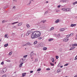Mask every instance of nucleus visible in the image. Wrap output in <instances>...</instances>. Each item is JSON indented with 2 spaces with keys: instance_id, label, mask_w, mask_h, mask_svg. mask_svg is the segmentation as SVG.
Instances as JSON below:
<instances>
[{
  "instance_id": "obj_1",
  "label": "nucleus",
  "mask_w": 77,
  "mask_h": 77,
  "mask_svg": "<svg viewBox=\"0 0 77 77\" xmlns=\"http://www.w3.org/2000/svg\"><path fill=\"white\" fill-rule=\"evenodd\" d=\"M41 32L38 31H35L33 32L32 34L31 37L32 39H35L36 38H38L41 36Z\"/></svg>"
},
{
  "instance_id": "obj_2",
  "label": "nucleus",
  "mask_w": 77,
  "mask_h": 77,
  "mask_svg": "<svg viewBox=\"0 0 77 77\" xmlns=\"http://www.w3.org/2000/svg\"><path fill=\"white\" fill-rule=\"evenodd\" d=\"M25 60H26V58H22V59H21L20 60V63L23 62H24V61Z\"/></svg>"
},
{
  "instance_id": "obj_3",
  "label": "nucleus",
  "mask_w": 77,
  "mask_h": 77,
  "mask_svg": "<svg viewBox=\"0 0 77 77\" xmlns=\"http://www.w3.org/2000/svg\"><path fill=\"white\" fill-rule=\"evenodd\" d=\"M68 40H69L68 38L66 37L63 39V41L65 42H67V41H68Z\"/></svg>"
},
{
  "instance_id": "obj_4",
  "label": "nucleus",
  "mask_w": 77,
  "mask_h": 77,
  "mask_svg": "<svg viewBox=\"0 0 77 77\" xmlns=\"http://www.w3.org/2000/svg\"><path fill=\"white\" fill-rule=\"evenodd\" d=\"M71 11V8H66V12H70Z\"/></svg>"
},
{
  "instance_id": "obj_5",
  "label": "nucleus",
  "mask_w": 77,
  "mask_h": 77,
  "mask_svg": "<svg viewBox=\"0 0 77 77\" xmlns=\"http://www.w3.org/2000/svg\"><path fill=\"white\" fill-rule=\"evenodd\" d=\"M31 44L30 42H28L25 45H23V46H27V45H30Z\"/></svg>"
},
{
  "instance_id": "obj_6",
  "label": "nucleus",
  "mask_w": 77,
  "mask_h": 77,
  "mask_svg": "<svg viewBox=\"0 0 77 77\" xmlns=\"http://www.w3.org/2000/svg\"><path fill=\"white\" fill-rule=\"evenodd\" d=\"M6 71V68H5L3 69V70H2V73H4V72H5Z\"/></svg>"
},
{
  "instance_id": "obj_7",
  "label": "nucleus",
  "mask_w": 77,
  "mask_h": 77,
  "mask_svg": "<svg viewBox=\"0 0 77 77\" xmlns=\"http://www.w3.org/2000/svg\"><path fill=\"white\" fill-rule=\"evenodd\" d=\"M54 36H57V37H58V38H59V37H60V34H57V35H56V34H54Z\"/></svg>"
},
{
  "instance_id": "obj_8",
  "label": "nucleus",
  "mask_w": 77,
  "mask_h": 77,
  "mask_svg": "<svg viewBox=\"0 0 77 77\" xmlns=\"http://www.w3.org/2000/svg\"><path fill=\"white\" fill-rule=\"evenodd\" d=\"M23 24V23L21 22L18 24V26H21Z\"/></svg>"
},
{
  "instance_id": "obj_9",
  "label": "nucleus",
  "mask_w": 77,
  "mask_h": 77,
  "mask_svg": "<svg viewBox=\"0 0 77 77\" xmlns=\"http://www.w3.org/2000/svg\"><path fill=\"white\" fill-rule=\"evenodd\" d=\"M76 26V24H71L70 25V26L72 27H75Z\"/></svg>"
},
{
  "instance_id": "obj_10",
  "label": "nucleus",
  "mask_w": 77,
  "mask_h": 77,
  "mask_svg": "<svg viewBox=\"0 0 77 77\" xmlns=\"http://www.w3.org/2000/svg\"><path fill=\"white\" fill-rule=\"evenodd\" d=\"M14 19H16V20H17V19L18 18V15H16L14 17Z\"/></svg>"
},
{
  "instance_id": "obj_11",
  "label": "nucleus",
  "mask_w": 77,
  "mask_h": 77,
  "mask_svg": "<svg viewBox=\"0 0 77 77\" xmlns=\"http://www.w3.org/2000/svg\"><path fill=\"white\" fill-rule=\"evenodd\" d=\"M54 39L53 38H49L48 39V41L50 42V41H53Z\"/></svg>"
},
{
  "instance_id": "obj_12",
  "label": "nucleus",
  "mask_w": 77,
  "mask_h": 77,
  "mask_svg": "<svg viewBox=\"0 0 77 77\" xmlns=\"http://www.w3.org/2000/svg\"><path fill=\"white\" fill-rule=\"evenodd\" d=\"M17 23H19V22H18V21L12 23H11V24L14 25V24H17Z\"/></svg>"
},
{
  "instance_id": "obj_13",
  "label": "nucleus",
  "mask_w": 77,
  "mask_h": 77,
  "mask_svg": "<svg viewBox=\"0 0 77 77\" xmlns=\"http://www.w3.org/2000/svg\"><path fill=\"white\" fill-rule=\"evenodd\" d=\"M24 63H21L20 64L19 67L20 68H21V66H22V65H23V64Z\"/></svg>"
},
{
  "instance_id": "obj_14",
  "label": "nucleus",
  "mask_w": 77,
  "mask_h": 77,
  "mask_svg": "<svg viewBox=\"0 0 77 77\" xmlns=\"http://www.w3.org/2000/svg\"><path fill=\"white\" fill-rule=\"evenodd\" d=\"M65 30V29L64 28H62L60 29V31L61 32H63V31H64Z\"/></svg>"
},
{
  "instance_id": "obj_15",
  "label": "nucleus",
  "mask_w": 77,
  "mask_h": 77,
  "mask_svg": "<svg viewBox=\"0 0 77 77\" xmlns=\"http://www.w3.org/2000/svg\"><path fill=\"white\" fill-rule=\"evenodd\" d=\"M75 48V47H72L69 49V50H73Z\"/></svg>"
},
{
  "instance_id": "obj_16",
  "label": "nucleus",
  "mask_w": 77,
  "mask_h": 77,
  "mask_svg": "<svg viewBox=\"0 0 77 77\" xmlns=\"http://www.w3.org/2000/svg\"><path fill=\"white\" fill-rule=\"evenodd\" d=\"M61 10H62V11H63L66 12V8H63L61 9Z\"/></svg>"
},
{
  "instance_id": "obj_17",
  "label": "nucleus",
  "mask_w": 77,
  "mask_h": 77,
  "mask_svg": "<svg viewBox=\"0 0 77 77\" xmlns=\"http://www.w3.org/2000/svg\"><path fill=\"white\" fill-rule=\"evenodd\" d=\"M61 2H62V3H66V0H61Z\"/></svg>"
},
{
  "instance_id": "obj_18",
  "label": "nucleus",
  "mask_w": 77,
  "mask_h": 77,
  "mask_svg": "<svg viewBox=\"0 0 77 77\" xmlns=\"http://www.w3.org/2000/svg\"><path fill=\"white\" fill-rule=\"evenodd\" d=\"M43 50H46L47 49V48L46 47H43Z\"/></svg>"
},
{
  "instance_id": "obj_19",
  "label": "nucleus",
  "mask_w": 77,
  "mask_h": 77,
  "mask_svg": "<svg viewBox=\"0 0 77 77\" xmlns=\"http://www.w3.org/2000/svg\"><path fill=\"white\" fill-rule=\"evenodd\" d=\"M51 60L53 63H54V58H52Z\"/></svg>"
},
{
  "instance_id": "obj_20",
  "label": "nucleus",
  "mask_w": 77,
  "mask_h": 77,
  "mask_svg": "<svg viewBox=\"0 0 77 77\" xmlns=\"http://www.w3.org/2000/svg\"><path fill=\"white\" fill-rule=\"evenodd\" d=\"M60 20L59 19L55 21V22L56 23H59V21Z\"/></svg>"
},
{
  "instance_id": "obj_21",
  "label": "nucleus",
  "mask_w": 77,
  "mask_h": 77,
  "mask_svg": "<svg viewBox=\"0 0 77 77\" xmlns=\"http://www.w3.org/2000/svg\"><path fill=\"white\" fill-rule=\"evenodd\" d=\"M28 33L29 34H30V33H32V31H28Z\"/></svg>"
},
{
  "instance_id": "obj_22",
  "label": "nucleus",
  "mask_w": 77,
  "mask_h": 77,
  "mask_svg": "<svg viewBox=\"0 0 77 77\" xmlns=\"http://www.w3.org/2000/svg\"><path fill=\"white\" fill-rule=\"evenodd\" d=\"M54 29V27H52L50 29V30H53Z\"/></svg>"
},
{
  "instance_id": "obj_23",
  "label": "nucleus",
  "mask_w": 77,
  "mask_h": 77,
  "mask_svg": "<svg viewBox=\"0 0 77 77\" xmlns=\"http://www.w3.org/2000/svg\"><path fill=\"white\" fill-rule=\"evenodd\" d=\"M37 43H38V42L36 41H35L34 42V45H35V44H36Z\"/></svg>"
},
{
  "instance_id": "obj_24",
  "label": "nucleus",
  "mask_w": 77,
  "mask_h": 77,
  "mask_svg": "<svg viewBox=\"0 0 77 77\" xmlns=\"http://www.w3.org/2000/svg\"><path fill=\"white\" fill-rule=\"evenodd\" d=\"M60 69H58L57 70V72L59 73V72H61V71H60Z\"/></svg>"
},
{
  "instance_id": "obj_25",
  "label": "nucleus",
  "mask_w": 77,
  "mask_h": 77,
  "mask_svg": "<svg viewBox=\"0 0 77 77\" xmlns=\"http://www.w3.org/2000/svg\"><path fill=\"white\" fill-rule=\"evenodd\" d=\"M75 4H77V2H73L72 4L73 5H75Z\"/></svg>"
},
{
  "instance_id": "obj_26",
  "label": "nucleus",
  "mask_w": 77,
  "mask_h": 77,
  "mask_svg": "<svg viewBox=\"0 0 77 77\" xmlns=\"http://www.w3.org/2000/svg\"><path fill=\"white\" fill-rule=\"evenodd\" d=\"M26 26L28 28H29V27H30V26L29 25V24H26Z\"/></svg>"
},
{
  "instance_id": "obj_27",
  "label": "nucleus",
  "mask_w": 77,
  "mask_h": 77,
  "mask_svg": "<svg viewBox=\"0 0 77 77\" xmlns=\"http://www.w3.org/2000/svg\"><path fill=\"white\" fill-rule=\"evenodd\" d=\"M8 44H6L5 45L4 47H8Z\"/></svg>"
},
{
  "instance_id": "obj_28",
  "label": "nucleus",
  "mask_w": 77,
  "mask_h": 77,
  "mask_svg": "<svg viewBox=\"0 0 77 77\" xmlns=\"http://www.w3.org/2000/svg\"><path fill=\"white\" fill-rule=\"evenodd\" d=\"M26 73H22V77H24L25 75H26Z\"/></svg>"
},
{
  "instance_id": "obj_29",
  "label": "nucleus",
  "mask_w": 77,
  "mask_h": 77,
  "mask_svg": "<svg viewBox=\"0 0 77 77\" xmlns=\"http://www.w3.org/2000/svg\"><path fill=\"white\" fill-rule=\"evenodd\" d=\"M33 0H31V1H30V2L27 5H30V3H31V1H33Z\"/></svg>"
},
{
  "instance_id": "obj_30",
  "label": "nucleus",
  "mask_w": 77,
  "mask_h": 77,
  "mask_svg": "<svg viewBox=\"0 0 77 77\" xmlns=\"http://www.w3.org/2000/svg\"><path fill=\"white\" fill-rule=\"evenodd\" d=\"M74 35V34L73 33H71L69 35H70V36H72V35Z\"/></svg>"
},
{
  "instance_id": "obj_31",
  "label": "nucleus",
  "mask_w": 77,
  "mask_h": 77,
  "mask_svg": "<svg viewBox=\"0 0 77 77\" xmlns=\"http://www.w3.org/2000/svg\"><path fill=\"white\" fill-rule=\"evenodd\" d=\"M8 34H5V38H7V36H8Z\"/></svg>"
},
{
  "instance_id": "obj_32",
  "label": "nucleus",
  "mask_w": 77,
  "mask_h": 77,
  "mask_svg": "<svg viewBox=\"0 0 77 77\" xmlns=\"http://www.w3.org/2000/svg\"><path fill=\"white\" fill-rule=\"evenodd\" d=\"M41 70V68L38 69L37 70V71H40Z\"/></svg>"
},
{
  "instance_id": "obj_33",
  "label": "nucleus",
  "mask_w": 77,
  "mask_h": 77,
  "mask_svg": "<svg viewBox=\"0 0 77 77\" xmlns=\"http://www.w3.org/2000/svg\"><path fill=\"white\" fill-rule=\"evenodd\" d=\"M42 23H45V22H46V20H42Z\"/></svg>"
},
{
  "instance_id": "obj_34",
  "label": "nucleus",
  "mask_w": 77,
  "mask_h": 77,
  "mask_svg": "<svg viewBox=\"0 0 77 77\" xmlns=\"http://www.w3.org/2000/svg\"><path fill=\"white\" fill-rule=\"evenodd\" d=\"M38 39H39V40H40V39H42V37H38Z\"/></svg>"
},
{
  "instance_id": "obj_35",
  "label": "nucleus",
  "mask_w": 77,
  "mask_h": 77,
  "mask_svg": "<svg viewBox=\"0 0 77 77\" xmlns=\"http://www.w3.org/2000/svg\"><path fill=\"white\" fill-rule=\"evenodd\" d=\"M26 36H29V34L28 32L26 34Z\"/></svg>"
},
{
  "instance_id": "obj_36",
  "label": "nucleus",
  "mask_w": 77,
  "mask_h": 77,
  "mask_svg": "<svg viewBox=\"0 0 77 77\" xmlns=\"http://www.w3.org/2000/svg\"><path fill=\"white\" fill-rule=\"evenodd\" d=\"M6 61L7 62H11V61L10 60H6Z\"/></svg>"
},
{
  "instance_id": "obj_37",
  "label": "nucleus",
  "mask_w": 77,
  "mask_h": 77,
  "mask_svg": "<svg viewBox=\"0 0 77 77\" xmlns=\"http://www.w3.org/2000/svg\"><path fill=\"white\" fill-rule=\"evenodd\" d=\"M12 54V52H11L9 54V55H11Z\"/></svg>"
},
{
  "instance_id": "obj_38",
  "label": "nucleus",
  "mask_w": 77,
  "mask_h": 77,
  "mask_svg": "<svg viewBox=\"0 0 77 77\" xmlns=\"http://www.w3.org/2000/svg\"><path fill=\"white\" fill-rule=\"evenodd\" d=\"M8 7V5H6L5 7H4V9H6V8H7Z\"/></svg>"
},
{
  "instance_id": "obj_39",
  "label": "nucleus",
  "mask_w": 77,
  "mask_h": 77,
  "mask_svg": "<svg viewBox=\"0 0 77 77\" xmlns=\"http://www.w3.org/2000/svg\"><path fill=\"white\" fill-rule=\"evenodd\" d=\"M67 37L66 38H69V36H70V35H67Z\"/></svg>"
},
{
  "instance_id": "obj_40",
  "label": "nucleus",
  "mask_w": 77,
  "mask_h": 77,
  "mask_svg": "<svg viewBox=\"0 0 77 77\" xmlns=\"http://www.w3.org/2000/svg\"><path fill=\"white\" fill-rule=\"evenodd\" d=\"M68 63H66L64 65V66H68Z\"/></svg>"
},
{
  "instance_id": "obj_41",
  "label": "nucleus",
  "mask_w": 77,
  "mask_h": 77,
  "mask_svg": "<svg viewBox=\"0 0 77 77\" xmlns=\"http://www.w3.org/2000/svg\"><path fill=\"white\" fill-rule=\"evenodd\" d=\"M47 13H48V11H46L45 12V14H47Z\"/></svg>"
},
{
  "instance_id": "obj_42",
  "label": "nucleus",
  "mask_w": 77,
  "mask_h": 77,
  "mask_svg": "<svg viewBox=\"0 0 77 77\" xmlns=\"http://www.w3.org/2000/svg\"><path fill=\"white\" fill-rule=\"evenodd\" d=\"M27 55H26L24 56L23 57H24V58H25L26 57H27Z\"/></svg>"
},
{
  "instance_id": "obj_43",
  "label": "nucleus",
  "mask_w": 77,
  "mask_h": 77,
  "mask_svg": "<svg viewBox=\"0 0 77 77\" xmlns=\"http://www.w3.org/2000/svg\"><path fill=\"white\" fill-rule=\"evenodd\" d=\"M50 64L51 66H54V63H50Z\"/></svg>"
},
{
  "instance_id": "obj_44",
  "label": "nucleus",
  "mask_w": 77,
  "mask_h": 77,
  "mask_svg": "<svg viewBox=\"0 0 77 77\" xmlns=\"http://www.w3.org/2000/svg\"><path fill=\"white\" fill-rule=\"evenodd\" d=\"M58 57H59V56H56V59H58Z\"/></svg>"
},
{
  "instance_id": "obj_45",
  "label": "nucleus",
  "mask_w": 77,
  "mask_h": 77,
  "mask_svg": "<svg viewBox=\"0 0 77 77\" xmlns=\"http://www.w3.org/2000/svg\"><path fill=\"white\" fill-rule=\"evenodd\" d=\"M46 70H47L48 71H49V70H50V69L49 68H48L46 69Z\"/></svg>"
},
{
  "instance_id": "obj_46",
  "label": "nucleus",
  "mask_w": 77,
  "mask_h": 77,
  "mask_svg": "<svg viewBox=\"0 0 77 77\" xmlns=\"http://www.w3.org/2000/svg\"><path fill=\"white\" fill-rule=\"evenodd\" d=\"M5 22H6V20H3L2 21V23H5Z\"/></svg>"
},
{
  "instance_id": "obj_47",
  "label": "nucleus",
  "mask_w": 77,
  "mask_h": 77,
  "mask_svg": "<svg viewBox=\"0 0 77 77\" xmlns=\"http://www.w3.org/2000/svg\"><path fill=\"white\" fill-rule=\"evenodd\" d=\"M1 65H3V64H4V63L3 62H2L1 63Z\"/></svg>"
},
{
  "instance_id": "obj_48",
  "label": "nucleus",
  "mask_w": 77,
  "mask_h": 77,
  "mask_svg": "<svg viewBox=\"0 0 77 77\" xmlns=\"http://www.w3.org/2000/svg\"><path fill=\"white\" fill-rule=\"evenodd\" d=\"M13 28L14 29H16L17 27H16V26H14L13 27Z\"/></svg>"
},
{
  "instance_id": "obj_49",
  "label": "nucleus",
  "mask_w": 77,
  "mask_h": 77,
  "mask_svg": "<svg viewBox=\"0 0 77 77\" xmlns=\"http://www.w3.org/2000/svg\"><path fill=\"white\" fill-rule=\"evenodd\" d=\"M57 7H58V8H60V5H58Z\"/></svg>"
},
{
  "instance_id": "obj_50",
  "label": "nucleus",
  "mask_w": 77,
  "mask_h": 77,
  "mask_svg": "<svg viewBox=\"0 0 77 77\" xmlns=\"http://www.w3.org/2000/svg\"><path fill=\"white\" fill-rule=\"evenodd\" d=\"M16 8V7L15 6H14L13 7V9H15Z\"/></svg>"
},
{
  "instance_id": "obj_51",
  "label": "nucleus",
  "mask_w": 77,
  "mask_h": 77,
  "mask_svg": "<svg viewBox=\"0 0 77 77\" xmlns=\"http://www.w3.org/2000/svg\"><path fill=\"white\" fill-rule=\"evenodd\" d=\"M33 71H30V73H33Z\"/></svg>"
},
{
  "instance_id": "obj_52",
  "label": "nucleus",
  "mask_w": 77,
  "mask_h": 77,
  "mask_svg": "<svg viewBox=\"0 0 77 77\" xmlns=\"http://www.w3.org/2000/svg\"><path fill=\"white\" fill-rule=\"evenodd\" d=\"M74 45L75 46H77V44H74Z\"/></svg>"
},
{
  "instance_id": "obj_53",
  "label": "nucleus",
  "mask_w": 77,
  "mask_h": 77,
  "mask_svg": "<svg viewBox=\"0 0 77 77\" xmlns=\"http://www.w3.org/2000/svg\"><path fill=\"white\" fill-rule=\"evenodd\" d=\"M74 46H75V45H74V44H72V47H74Z\"/></svg>"
},
{
  "instance_id": "obj_54",
  "label": "nucleus",
  "mask_w": 77,
  "mask_h": 77,
  "mask_svg": "<svg viewBox=\"0 0 77 77\" xmlns=\"http://www.w3.org/2000/svg\"><path fill=\"white\" fill-rule=\"evenodd\" d=\"M30 57H32V55L31 54H30Z\"/></svg>"
},
{
  "instance_id": "obj_55",
  "label": "nucleus",
  "mask_w": 77,
  "mask_h": 77,
  "mask_svg": "<svg viewBox=\"0 0 77 77\" xmlns=\"http://www.w3.org/2000/svg\"><path fill=\"white\" fill-rule=\"evenodd\" d=\"M14 2H17V0H13Z\"/></svg>"
},
{
  "instance_id": "obj_56",
  "label": "nucleus",
  "mask_w": 77,
  "mask_h": 77,
  "mask_svg": "<svg viewBox=\"0 0 77 77\" xmlns=\"http://www.w3.org/2000/svg\"><path fill=\"white\" fill-rule=\"evenodd\" d=\"M46 3H48V1H46Z\"/></svg>"
},
{
  "instance_id": "obj_57",
  "label": "nucleus",
  "mask_w": 77,
  "mask_h": 77,
  "mask_svg": "<svg viewBox=\"0 0 77 77\" xmlns=\"http://www.w3.org/2000/svg\"><path fill=\"white\" fill-rule=\"evenodd\" d=\"M56 12H59V10H57Z\"/></svg>"
},
{
  "instance_id": "obj_58",
  "label": "nucleus",
  "mask_w": 77,
  "mask_h": 77,
  "mask_svg": "<svg viewBox=\"0 0 77 77\" xmlns=\"http://www.w3.org/2000/svg\"><path fill=\"white\" fill-rule=\"evenodd\" d=\"M62 67H63V66H60L61 68H62Z\"/></svg>"
},
{
  "instance_id": "obj_59",
  "label": "nucleus",
  "mask_w": 77,
  "mask_h": 77,
  "mask_svg": "<svg viewBox=\"0 0 77 77\" xmlns=\"http://www.w3.org/2000/svg\"><path fill=\"white\" fill-rule=\"evenodd\" d=\"M32 53H33V51L32 52Z\"/></svg>"
},
{
  "instance_id": "obj_60",
  "label": "nucleus",
  "mask_w": 77,
  "mask_h": 77,
  "mask_svg": "<svg viewBox=\"0 0 77 77\" xmlns=\"http://www.w3.org/2000/svg\"><path fill=\"white\" fill-rule=\"evenodd\" d=\"M55 64H56V62H55Z\"/></svg>"
},
{
  "instance_id": "obj_61",
  "label": "nucleus",
  "mask_w": 77,
  "mask_h": 77,
  "mask_svg": "<svg viewBox=\"0 0 77 77\" xmlns=\"http://www.w3.org/2000/svg\"><path fill=\"white\" fill-rule=\"evenodd\" d=\"M1 41V39H0V41Z\"/></svg>"
},
{
  "instance_id": "obj_62",
  "label": "nucleus",
  "mask_w": 77,
  "mask_h": 77,
  "mask_svg": "<svg viewBox=\"0 0 77 77\" xmlns=\"http://www.w3.org/2000/svg\"><path fill=\"white\" fill-rule=\"evenodd\" d=\"M7 38H8V37H7Z\"/></svg>"
},
{
  "instance_id": "obj_63",
  "label": "nucleus",
  "mask_w": 77,
  "mask_h": 77,
  "mask_svg": "<svg viewBox=\"0 0 77 77\" xmlns=\"http://www.w3.org/2000/svg\"><path fill=\"white\" fill-rule=\"evenodd\" d=\"M34 54V55H35V54Z\"/></svg>"
},
{
  "instance_id": "obj_64",
  "label": "nucleus",
  "mask_w": 77,
  "mask_h": 77,
  "mask_svg": "<svg viewBox=\"0 0 77 77\" xmlns=\"http://www.w3.org/2000/svg\"><path fill=\"white\" fill-rule=\"evenodd\" d=\"M76 37H77V35H76Z\"/></svg>"
}]
</instances>
